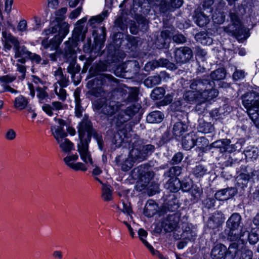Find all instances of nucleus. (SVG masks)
Instances as JSON below:
<instances>
[{
	"label": "nucleus",
	"mask_w": 259,
	"mask_h": 259,
	"mask_svg": "<svg viewBox=\"0 0 259 259\" xmlns=\"http://www.w3.org/2000/svg\"><path fill=\"white\" fill-rule=\"evenodd\" d=\"M229 10V17L231 23L224 28V30L235 36L238 39L245 38V29L241 19L246 13V6L242 4H234Z\"/></svg>",
	"instance_id": "obj_1"
},
{
	"label": "nucleus",
	"mask_w": 259,
	"mask_h": 259,
	"mask_svg": "<svg viewBox=\"0 0 259 259\" xmlns=\"http://www.w3.org/2000/svg\"><path fill=\"white\" fill-rule=\"evenodd\" d=\"M108 16L107 11L101 14L91 17L87 23V28L92 29V34L94 37V45L91 51L99 53L104 46L106 40V28L102 23L103 20Z\"/></svg>",
	"instance_id": "obj_2"
},
{
	"label": "nucleus",
	"mask_w": 259,
	"mask_h": 259,
	"mask_svg": "<svg viewBox=\"0 0 259 259\" xmlns=\"http://www.w3.org/2000/svg\"><path fill=\"white\" fill-rule=\"evenodd\" d=\"M215 83L209 79L208 75L197 78L191 81L190 88L199 94L201 102L210 101L216 98L219 91L214 88Z\"/></svg>",
	"instance_id": "obj_3"
},
{
	"label": "nucleus",
	"mask_w": 259,
	"mask_h": 259,
	"mask_svg": "<svg viewBox=\"0 0 259 259\" xmlns=\"http://www.w3.org/2000/svg\"><path fill=\"white\" fill-rule=\"evenodd\" d=\"M143 142L137 136L134 137L130 141L132 149L129 152L130 157L133 158L136 161L140 162L144 160L154 151V146L148 144L142 145Z\"/></svg>",
	"instance_id": "obj_4"
},
{
	"label": "nucleus",
	"mask_w": 259,
	"mask_h": 259,
	"mask_svg": "<svg viewBox=\"0 0 259 259\" xmlns=\"http://www.w3.org/2000/svg\"><path fill=\"white\" fill-rule=\"evenodd\" d=\"M69 25L66 22L56 23L53 22L48 28L42 31V35L49 37L50 34L58 32V34L55 35L51 39L52 50H57L63 38L69 32Z\"/></svg>",
	"instance_id": "obj_5"
},
{
	"label": "nucleus",
	"mask_w": 259,
	"mask_h": 259,
	"mask_svg": "<svg viewBox=\"0 0 259 259\" xmlns=\"http://www.w3.org/2000/svg\"><path fill=\"white\" fill-rule=\"evenodd\" d=\"M64 58L66 62L69 63L67 68V71L71 75V78L75 85L80 82V79L76 80L75 76L80 70V66L76 63V54L74 49L75 42L73 39H69L65 42Z\"/></svg>",
	"instance_id": "obj_6"
},
{
	"label": "nucleus",
	"mask_w": 259,
	"mask_h": 259,
	"mask_svg": "<svg viewBox=\"0 0 259 259\" xmlns=\"http://www.w3.org/2000/svg\"><path fill=\"white\" fill-rule=\"evenodd\" d=\"M123 106L119 101H114L105 98H100L94 101L93 104L94 110L98 114H103L111 117L117 112Z\"/></svg>",
	"instance_id": "obj_7"
},
{
	"label": "nucleus",
	"mask_w": 259,
	"mask_h": 259,
	"mask_svg": "<svg viewBox=\"0 0 259 259\" xmlns=\"http://www.w3.org/2000/svg\"><path fill=\"white\" fill-rule=\"evenodd\" d=\"M78 131L80 142H90L91 137L93 136L96 140L99 149L101 150L103 149L102 136L93 129L90 120L87 119H83L79 124Z\"/></svg>",
	"instance_id": "obj_8"
},
{
	"label": "nucleus",
	"mask_w": 259,
	"mask_h": 259,
	"mask_svg": "<svg viewBox=\"0 0 259 259\" xmlns=\"http://www.w3.org/2000/svg\"><path fill=\"white\" fill-rule=\"evenodd\" d=\"M239 174L237 176V185L243 188L247 186L249 181L254 182L259 181V170L250 167L248 166L242 165Z\"/></svg>",
	"instance_id": "obj_9"
},
{
	"label": "nucleus",
	"mask_w": 259,
	"mask_h": 259,
	"mask_svg": "<svg viewBox=\"0 0 259 259\" xmlns=\"http://www.w3.org/2000/svg\"><path fill=\"white\" fill-rule=\"evenodd\" d=\"M114 95L119 96L117 99L121 102H133L137 100L139 90L136 87L129 88L124 84H119L114 91Z\"/></svg>",
	"instance_id": "obj_10"
},
{
	"label": "nucleus",
	"mask_w": 259,
	"mask_h": 259,
	"mask_svg": "<svg viewBox=\"0 0 259 259\" xmlns=\"http://www.w3.org/2000/svg\"><path fill=\"white\" fill-rule=\"evenodd\" d=\"M95 84L103 86V88L110 86V89L114 90V91L119 85H118V80L109 74H101L98 75L95 78L89 80L87 83V87L91 88Z\"/></svg>",
	"instance_id": "obj_11"
},
{
	"label": "nucleus",
	"mask_w": 259,
	"mask_h": 259,
	"mask_svg": "<svg viewBox=\"0 0 259 259\" xmlns=\"http://www.w3.org/2000/svg\"><path fill=\"white\" fill-rule=\"evenodd\" d=\"M141 106L139 104H134L128 107L126 110L121 111L116 117L115 125L118 127H124L128 125L124 124L125 122L130 120L136 113H137Z\"/></svg>",
	"instance_id": "obj_12"
},
{
	"label": "nucleus",
	"mask_w": 259,
	"mask_h": 259,
	"mask_svg": "<svg viewBox=\"0 0 259 259\" xmlns=\"http://www.w3.org/2000/svg\"><path fill=\"white\" fill-rule=\"evenodd\" d=\"M242 102L247 113L259 109V93L255 92H247L241 96Z\"/></svg>",
	"instance_id": "obj_13"
},
{
	"label": "nucleus",
	"mask_w": 259,
	"mask_h": 259,
	"mask_svg": "<svg viewBox=\"0 0 259 259\" xmlns=\"http://www.w3.org/2000/svg\"><path fill=\"white\" fill-rule=\"evenodd\" d=\"M114 129L109 130L107 133L110 136L112 142L117 147L121 146L124 142H127L128 131L126 128L118 127L116 126L115 131L113 133Z\"/></svg>",
	"instance_id": "obj_14"
},
{
	"label": "nucleus",
	"mask_w": 259,
	"mask_h": 259,
	"mask_svg": "<svg viewBox=\"0 0 259 259\" xmlns=\"http://www.w3.org/2000/svg\"><path fill=\"white\" fill-rule=\"evenodd\" d=\"M137 178L144 182V185L148 183L154 177V172L151 170L150 166L147 164H142L134 169Z\"/></svg>",
	"instance_id": "obj_15"
},
{
	"label": "nucleus",
	"mask_w": 259,
	"mask_h": 259,
	"mask_svg": "<svg viewBox=\"0 0 259 259\" xmlns=\"http://www.w3.org/2000/svg\"><path fill=\"white\" fill-rule=\"evenodd\" d=\"M175 58L177 63H186L193 58L192 51L188 47L176 48L175 51Z\"/></svg>",
	"instance_id": "obj_16"
},
{
	"label": "nucleus",
	"mask_w": 259,
	"mask_h": 259,
	"mask_svg": "<svg viewBox=\"0 0 259 259\" xmlns=\"http://www.w3.org/2000/svg\"><path fill=\"white\" fill-rule=\"evenodd\" d=\"M55 120L58 124V125H54L51 127V132L57 143L66 139L67 133L63 129V126L66 125V122L65 120L60 118H55Z\"/></svg>",
	"instance_id": "obj_17"
},
{
	"label": "nucleus",
	"mask_w": 259,
	"mask_h": 259,
	"mask_svg": "<svg viewBox=\"0 0 259 259\" xmlns=\"http://www.w3.org/2000/svg\"><path fill=\"white\" fill-rule=\"evenodd\" d=\"M90 142H79L77 144V151L79 153L82 160L87 164H90L95 166L91 154L89 151V143Z\"/></svg>",
	"instance_id": "obj_18"
},
{
	"label": "nucleus",
	"mask_w": 259,
	"mask_h": 259,
	"mask_svg": "<svg viewBox=\"0 0 259 259\" xmlns=\"http://www.w3.org/2000/svg\"><path fill=\"white\" fill-rule=\"evenodd\" d=\"M225 221L223 214L221 211H215L208 218L207 222V226L210 229L215 231H219L220 228Z\"/></svg>",
	"instance_id": "obj_19"
},
{
	"label": "nucleus",
	"mask_w": 259,
	"mask_h": 259,
	"mask_svg": "<svg viewBox=\"0 0 259 259\" xmlns=\"http://www.w3.org/2000/svg\"><path fill=\"white\" fill-rule=\"evenodd\" d=\"M179 221L180 216L178 214H168L162 221L161 226L166 232H171L177 228Z\"/></svg>",
	"instance_id": "obj_20"
},
{
	"label": "nucleus",
	"mask_w": 259,
	"mask_h": 259,
	"mask_svg": "<svg viewBox=\"0 0 259 259\" xmlns=\"http://www.w3.org/2000/svg\"><path fill=\"white\" fill-rule=\"evenodd\" d=\"M78 159V155L77 154H75L67 156L63 159V160L68 166L75 170H81L83 171H87L88 168L85 164L80 162L76 163L73 162V161H76Z\"/></svg>",
	"instance_id": "obj_21"
},
{
	"label": "nucleus",
	"mask_w": 259,
	"mask_h": 259,
	"mask_svg": "<svg viewBox=\"0 0 259 259\" xmlns=\"http://www.w3.org/2000/svg\"><path fill=\"white\" fill-rule=\"evenodd\" d=\"M241 239L242 242L248 240L251 244L256 243L259 240V229L253 228L250 232L244 231L241 235Z\"/></svg>",
	"instance_id": "obj_22"
},
{
	"label": "nucleus",
	"mask_w": 259,
	"mask_h": 259,
	"mask_svg": "<svg viewBox=\"0 0 259 259\" xmlns=\"http://www.w3.org/2000/svg\"><path fill=\"white\" fill-rule=\"evenodd\" d=\"M170 40V32L168 30H163L158 36L155 41V45L159 49L167 48Z\"/></svg>",
	"instance_id": "obj_23"
},
{
	"label": "nucleus",
	"mask_w": 259,
	"mask_h": 259,
	"mask_svg": "<svg viewBox=\"0 0 259 259\" xmlns=\"http://www.w3.org/2000/svg\"><path fill=\"white\" fill-rule=\"evenodd\" d=\"M2 41L5 50H10L11 49L12 46L10 44H12L15 47L19 42L18 39L9 32L4 31L2 32Z\"/></svg>",
	"instance_id": "obj_24"
},
{
	"label": "nucleus",
	"mask_w": 259,
	"mask_h": 259,
	"mask_svg": "<svg viewBox=\"0 0 259 259\" xmlns=\"http://www.w3.org/2000/svg\"><path fill=\"white\" fill-rule=\"evenodd\" d=\"M135 4L138 3L139 7L142 8L145 7L143 6L144 4H147V7L150 8L151 6H159L160 8H167V4L165 0H134Z\"/></svg>",
	"instance_id": "obj_25"
},
{
	"label": "nucleus",
	"mask_w": 259,
	"mask_h": 259,
	"mask_svg": "<svg viewBox=\"0 0 259 259\" xmlns=\"http://www.w3.org/2000/svg\"><path fill=\"white\" fill-rule=\"evenodd\" d=\"M226 251V246L221 243L218 244L211 249V257L213 259H224Z\"/></svg>",
	"instance_id": "obj_26"
},
{
	"label": "nucleus",
	"mask_w": 259,
	"mask_h": 259,
	"mask_svg": "<svg viewBox=\"0 0 259 259\" xmlns=\"http://www.w3.org/2000/svg\"><path fill=\"white\" fill-rule=\"evenodd\" d=\"M164 188L171 192H177L180 189V180L177 177L169 178Z\"/></svg>",
	"instance_id": "obj_27"
},
{
	"label": "nucleus",
	"mask_w": 259,
	"mask_h": 259,
	"mask_svg": "<svg viewBox=\"0 0 259 259\" xmlns=\"http://www.w3.org/2000/svg\"><path fill=\"white\" fill-rule=\"evenodd\" d=\"M54 75L56 79L57 80V84L58 83L62 87H66L68 85L69 82V78L66 76V74H63L61 67H59L55 71Z\"/></svg>",
	"instance_id": "obj_28"
},
{
	"label": "nucleus",
	"mask_w": 259,
	"mask_h": 259,
	"mask_svg": "<svg viewBox=\"0 0 259 259\" xmlns=\"http://www.w3.org/2000/svg\"><path fill=\"white\" fill-rule=\"evenodd\" d=\"M87 30V27H84V25H76L73 30V37L76 41H82L85 38Z\"/></svg>",
	"instance_id": "obj_29"
},
{
	"label": "nucleus",
	"mask_w": 259,
	"mask_h": 259,
	"mask_svg": "<svg viewBox=\"0 0 259 259\" xmlns=\"http://www.w3.org/2000/svg\"><path fill=\"white\" fill-rule=\"evenodd\" d=\"M165 74V72H161L158 75L149 76L144 80V83L148 88H152L159 84L161 81V78L163 77Z\"/></svg>",
	"instance_id": "obj_30"
},
{
	"label": "nucleus",
	"mask_w": 259,
	"mask_h": 259,
	"mask_svg": "<svg viewBox=\"0 0 259 259\" xmlns=\"http://www.w3.org/2000/svg\"><path fill=\"white\" fill-rule=\"evenodd\" d=\"M81 93V90L78 88L74 92V97L75 98V115L80 117L82 116V113L83 108L81 106V100L80 99V95Z\"/></svg>",
	"instance_id": "obj_31"
},
{
	"label": "nucleus",
	"mask_w": 259,
	"mask_h": 259,
	"mask_svg": "<svg viewBox=\"0 0 259 259\" xmlns=\"http://www.w3.org/2000/svg\"><path fill=\"white\" fill-rule=\"evenodd\" d=\"M157 208L158 206L153 200H148L145 206L144 213L148 217H152L157 212Z\"/></svg>",
	"instance_id": "obj_32"
},
{
	"label": "nucleus",
	"mask_w": 259,
	"mask_h": 259,
	"mask_svg": "<svg viewBox=\"0 0 259 259\" xmlns=\"http://www.w3.org/2000/svg\"><path fill=\"white\" fill-rule=\"evenodd\" d=\"M241 221V215L238 213H234L227 221V226L228 228L238 229L240 225Z\"/></svg>",
	"instance_id": "obj_33"
},
{
	"label": "nucleus",
	"mask_w": 259,
	"mask_h": 259,
	"mask_svg": "<svg viewBox=\"0 0 259 259\" xmlns=\"http://www.w3.org/2000/svg\"><path fill=\"white\" fill-rule=\"evenodd\" d=\"M195 135L188 134L185 136L182 140V144L183 148L189 150L192 149L195 146Z\"/></svg>",
	"instance_id": "obj_34"
},
{
	"label": "nucleus",
	"mask_w": 259,
	"mask_h": 259,
	"mask_svg": "<svg viewBox=\"0 0 259 259\" xmlns=\"http://www.w3.org/2000/svg\"><path fill=\"white\" fill-rule=\"evenodd\" d=\"M163 117V114L160 111H154L147 115L146 120L149 123H158L162 121Z\"/></svg>",
	"instance_id": "obj_35"
},
{
	"label": "nucleus",
	"mask_w": 259,
	"mask_h": 259,
	"mask_svg": "<svg viewBox=\"0 0 259 259\" xmlns=\"http://www.w3.org/2000/svg\"><path fill=\"white\" fill-rule=\"evenodd\" d=\"M195 146H197L196 150H199L202 153L205 151V148L208 145V140L204 137H200L199 138H196L195 136Z\"/></svg>",
	"instance_id": "obj_36"
},
{
	"label": "nucleus",
	"mask_w": 259,
	"mask_h": 259,
	"mask_svg": "<svg viewBox=\"0 0 259 259\" xmlns=\"http://www.w3.org/2000/svg\"><path fill=\"white\" fill-rule=\"evenodd\" d=\"M238 252V245L233 243L230 245L228 248H226L224 259H234Z\"/></svg>",
	"instance_id": "obj_37"
},
{
	"label": "nucleus",
	"mask_w": 259,
	"mask_h": 259,
	"mask_svg": "<svg viewBox=\"0 0 259 259\" xmlns=\"http://www.w3.org/2000/svg\"><path fill=\"white\" fill-rule=\"evenodd\" d=\"M88 88L90 89V88ZM88 93L90 95L96 97H102L105 96L106 94V92L104 90V88H103V86L97 85L96 84L91 87V90Z\"/></svg>",
	"instance_id": "obj_38"
},
{
	"label": "nucleus",
	"mask_w": 259,
	"mask_h": 259,
	"mask_svg": "<svg viewBox=\"0 0 259 259\" xmlns=\"http://www.w3.org/2000/svg\"><path fill=\"white\" fill-rule=\"evenodd\" d=\"M188 126L182 122H176L173 127L172 133L176 137H180L187 130Z\"/></svg>",
	"instance_id": "obj_39"
},
{
	"label": "nucleus",
	"mask_w": 259,
	"mask_h": 259,
	"mask_svg": "<svg viewBox=\"0 0 259 259\" xmlns=\"http://www.w3.org/2000/svg\"><path fill=\"white\" fill-rule=\"evenodd\" d=\"M194 19L195 23L200 27L205 26L209 21L208 17L201 12L196 13Z\"/></svg>",
	"instance_id": "obj_40"
},
{
	"label": "nucleus",
	"mask_w": 259,
	"mask_h": 259,
	"mask_svg": "<svg viewBox=\"0 0 259 259\" xmlns=\"http://www.w3.org/2000/svg\"><path fill=\"white\" fill-rule=\"evenodd\" d=\"M183 98L185 101L192 103L196 101L201 102L199 97V94L194 90L188 91L184 94Z\"/></svg>",
	"instance_id": "obj_41"
},
{
	"label": "nucleus",
	"mask_w": 259,
	"mask_h": 259,
	"mask_svg": "<svg viewBox=\"0 0 259 259\" xmlns=\"http://www.w3.org/2000/svg\"><path fill=\"white\" fill-rule=\"evenodd\" d=\"M13 50L15 52L14 57L15 58L23 57V56H28L29 53H30V52L27 50L25 46H20V42L14 47Z\"/></svg>",
	"instance_id": "obj_42"
},
{
	"label": "nucleus",
	"mask_w": 259,
	"mask_h": 259,
	"mask_svg": "<svg viewBox=\"0 0 259 259\" xmlns=\"http://www.w3.org/2000/svg\"><path fill=\"white\" fill-rule=\"evenodd\" d=\"M28 103V100L22 95H20L15 98L14 106L16 109L23 110L27 107Z\"/></svg>",
	"instance_id": "obj_43"
},
{
	"label": "nucleus",
	"mask_w": 259,
	"mask_h": 259,
	"mask_svg": "<svg viewBox=\"0 0 259 259\" xmlns=\"http://www.w3.org/2000/svg\"><path fill=\"white\" fill-rule=\"evenodd\" d=\"M202 189L197 186H193L190 192L191 198V201L193 203H196L200 199L201 195L202 194Z\"/></svg>",
	"instance_id": "obj_44"
},
{
	"label": "nucleus",
	"mask_w": 259,
	"mask_h": 259,
	"mask_svg": "<svg viewBox=\"0 0 259 259\" xmlns=\"http://www.w3.org/2000/svg\"><path fill=\"white\" fill-rule=\"evenodd\" d=\"M198 131L203 133H208L212 130V125L210 123L205 122L202 119L198 120Z\"/></svg>",
	"instance_id": "obj_45"
},
{
	"label": "nucleus",
	"mask_w": 259,
	"mask_h": 259,
	"mask_svg": "<svg viewBox=\"0 0 259 259\" xmlns=\"http://www.w3.org/2000/svg\"><path fill=\"white\" fill-rule=\"evenodd\" d=\"M182 168L181 166H172L169 169L165 171L163 175L165 179L172 178L173 177H177L180 176L182 173Z\"/></svg>",
	"instance_id": "obj_46"
},
{
	"label": "nucleus",
	"mask_w": 259,
	"mask_h": 259,
	"mask_svg": "<svg viewBox=\"0 0 259 259\" xmlns=\"http://www.w3.org/2000/svg\"><path fill=\"white\" fill-rule=\"evenodd\" d=\"M207 172V168L202 164H197L192 169V174L197 178L203 177Z\"/></svg>",
	"instance_id": "obj_47"
},
{
	"label": "nucleus",
	"mask_w": 259,
	"mask_h": 259,
	"mask_svg": "<svg viewBox=\"0 0 259 259\" xmlns=\"http://www.w3.org/2000/svg\"><path fill=\"white\" fill-rule=\"evenodd\" d=\"M58 143L59 144V147L62 151L65 153H69L73 149L74 144L68 139H65Z\"/></svg>",
	"instance_id": "obj_48"
},
{
	"label": "nucleus",
	"mask_w": 259,
	"mask_h": 259,
	"mask_svg": "<svg viewBox=\"0 0 259 259\" xmlns=\"http://www.w3.org/2000/svg\"><path fill=\"white\" fill-rule=\"evenodd\" d=\"M195 37L197 41L204 45H210L212 41V39L207 37V34L204 31L197 33Z\"/></svg>",
	"instance_id": "obj_49"
},
{
	"label": "nucleus",
	"mask_w": 259,
	"mask_h": 259,
	"mask_svg": "<svg viewBox=\"0 0 259 259\" xmlns=\"http://www.w3.org/2000/svg\"><path fill=\"white\" fill-rule=\"evenodd\" d=\"M230 229L229 232L228 233V239L230 240L231 241H234L237 240H240L241 239V235L244 232V230L242 229L240 234L238 233V231L237 230L238 229L235 228H229Z\"/></svg>",
	"instance_id": "obj_50"
},
{
	"label": "nucleus",
	"mask_w": 259,
	"mask_h": 259,
	"mask_svg": "<svg viewBox=\"0 0 259 259\" xmlns=\"http://www.w3.org/2000/svg\"><path fill=\"white\" fill-rule=\"evenodd\" d=\"M210 76L212 80H219L225 78L226 76L225 70L223 68H219L212 71Z\"/></svg>",
	"instance_id": "obj_51"
},
{
	"label": "nucleus",
	"mask_w": 259,
	"mask_h": 259,
	"mask_svg": "<svg viewBox=\"0 0 259 259\" xmlns=\"http://www.w3.org/2000/svg\"><path fill=\"white\" fill-rule=\"evenodd\" d=\"M46 89L47 88L46 87L41 88L38 87L36 88V96L40 103L47 101L49 98V95L46 91Z\"/></svg>",
	"instance_id": "obj_52"
},
{
	"label": "nucleus",
	"mask_w": 259,
	"mask_h": 259,
	"mask_svg": "<svg viewBox=\"0 0 259 259\" xmlns=\"http://www.w3.org/2000/svg\"><path fill=\"white\" fill-rule=\"evenodd\" d=\"M54 91L56 94L58 96L59 100L62 101H64L66 99L67 93L65 89H64V87H62L61 86L58 87L57 83H55L54 84Z\"/></svg>",
	"instance_id": "obj_53"
},
{
	"label": "nucleus",
	"mask_w": 259,
	"mask_h": 259,
	"mask_svg": "<svg viewBox=\"0 0 259 259\" xmlns=\"http://www.w3.org/2000/svg\"><path fill=\"white\" fill-rule=\"evenodd\" d=\"M165 92V91L163 88H156L151 93V97L153 100L160 99L163 97Z\"/></svg>",
	"instance_id": "obj_54"
},
{
	"label": "nucleus",
	"mask_w": 259,
	"mask_h": 259,
	"mask_svg": "<svg viewBox=\"0 0 259 259\" xmlns=\"http://www.w3.org/2000/svg\"><path fill=\"white\" fill-rule=\"evenodd\" d=\"M135 162L136 161L133 158L130 157L128 154V157L121 164L122 170L125 171L129 170L133 166Z\"/></svg>",
	"instance_id": "obj_55"
},
{
	"label": "nucleus",
	"mask_w": 259,
	"mask_h": 259,
	"mask_svg": "<svg viewBox=\"0 0 259 259\" xmlns=\"http://www.w3.org/2000/svg\"><path fill=\"white\" fill-rule=\"evenodd\" d=\"M112 192L110 186L103 184L102 197L105 201H110L112 199Z\"/></svg>",
	"instance_id": "obj_56"
},
{
	"label": "nucleus",
	"mask_w": 259,
	"mask_h": 259,
	"mask_svg": "<svg viewBox=\"0 0 259 259\" xmlns=\"http://www.w3.org/2000/svg\"><path fill=\"white\" fill-rule=\"evenodd\" d=\"M121 201L122 203V208H120L119 209L124 213H127L130 215V218L132 219L133 217L131 215V213L132 212L131 203L128 201L126 198L121 200Z\"/></svg>",
	"instance_id": "obj_57"
},
{
	"label": "nucleus",
	"mask_w": 259,
	"mask_h": 259,
	"mask_svg": "<svg viewBox=\"0 0 259 259\" xmlns=\"http://www.w3.org/2000/svg\"><path fill=\"white\" fill-rule=\"evenodd\" d=\"M159 67H164L170 70L176 69V65L174 63L170 62L167 59L161 58L157 60Z\"/></svg>",
	"instance_id": "obj_58"
},
{
	"label": "nucleus",
	"mask_w": 259,
	"mask_h": 259,
	"mask_svg": "<svg viewBox=\"0 0 259 259\" xmlns=\"http://www.w3.org/2000/svg\"><path fill=\"white\" fill-rule=\"evenodd\" d=\"M248 114L254 124L259 128V109L253 112H250V113Z\"/></svg>",
	"instance_id": "obj_59"
},
{
	"label": "nucleus",
	"mask_w": 259,
	"mask_h": 259,
	"mask_svg": "<svg viewBox=\"0 0 259 259\" xmlns=\"http://www.w3.org/2000/svg\"><path fill=\"white\" fill-rule=\"evenodd\" d=\"M138 235L141 241L148 249H149L152 246L145 239H144V238L147 237V232L143 229H140L138 231Z\"/></svg>",
	"instance_id": "obj_60"
},
{
	"label": "nucleus",
	"mask_w": 259,
	"mask_h": 259,
	"mask_svg": "<svg viewBox=\"0 0 259 259\" xmlns=\"http://www.w3.org/2000/svg\"><path fill=\"white\" fill-rule=\"evenodd\" d=\"M227 139H223V140H217L212 143H211L210 145V147L211 148H216L220 149V151L221 153L223 152V148L224 149L225 148V145L226 144V141Z\"/></svg>",
	"instance_id": "obj_61"
},
{
	"label": "nucleus",
	"mask_w": 259,
	"mask_h": 259,
	"mask_svg": "<svg viewBox=\"0 0 259 259\" xmlns=\"http://www.w3.org/2000/svg\"><path fill=\"white\" fill-rule=\"evenodd\" d=\"M231 141L229 139H227L226 141V144L225 148H223V152H228L229 153L233 152L236 151L237 147L235 144H231Z\"/></svg>",
	"instance_id": "obj_62"
},
{
	"label": "nucleus",
	"mask_w": 259,
	"mask_h": 259,
	"mask_svg": "<svg viewBox=\"0 0 259 259\" xmlns=\"http://www.w3.org/2000/svg\"><path fill=\"white\" fill-rule=\"evenodd\" d=\"M184 157L183 154L179 152L176 153L172 157L171 160L170 161V163L171 165H176L179 164L182 160H183Z\"/></svg>",
	"instance_id": "obj_63"
},
{
	"label": "nucleus",
	"mask_w": 259,
	"mask_h": 259,
	"mask_svg": "<svg viewBox=\"0 0 259 259\" xmlns=\"http://www.w3.org/2000/svg\"><path fill=\"white\" fill-rule=\"evenodd\" d=\"M67 12V8H62L58 10V11H56L55 15L56 16V23H59V21H62L64 18V15Z\"/></svg>",
	"instance_id": "obj_64"
}]
</instances>
